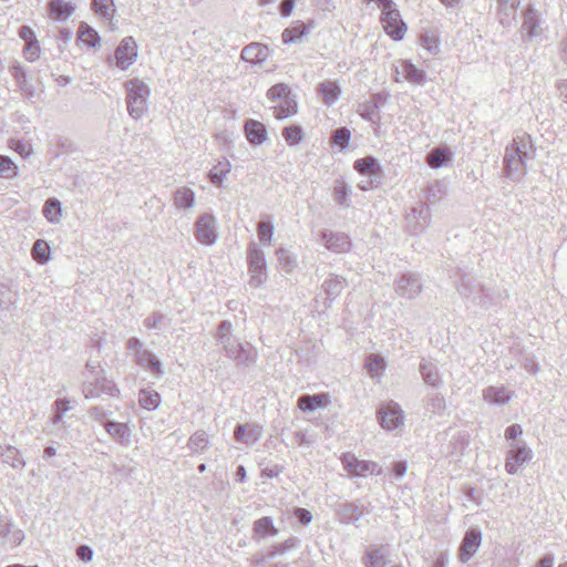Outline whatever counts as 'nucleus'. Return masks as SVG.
Returning <instances> with one entry per match:
<instances>
[{"mask_svg":"<svg viewBox=\"0 0 567 567\" xmlns=\"http://www.w3.org/2000/svg\"><path fill=\"white\" fill-rule=\"evenodd\" d=\"M194 235L200 244L214 245L218 238L215 217L207 213L199 215L195 223Z\"/></svg>","mask_w":567,"mask_h":567,"instance_id":"423d86ee","label":"nucleus"},{"mask_svg":"<svg viewBox=\"0 0 567 567\" xmlns=\"http://www.w3.org/2000/svg\"><path fill=\"white\" fill-rule=\"evenodd\" d=\"M365 367L372 377L381 374L385 368L383 359L379 357L370 359Z\"/></svg>","mask_w":567,"mask_h":567,"instance_id":"bf43d9fd","label":"nucleus"},{"mask_svg":"<svg viewBox=\"0 0 567 567\" xmlns=\"http://www.w3.org/2000/svg\"><path fill=\"white\" fill-rule=\"evenodd\" d=\"M514 392L505 386H488L483 390V399L495 405H504L511 401Z\"/></svg>","mask_w":567,"mask_h":567,"instance_id":"412c9836","label":"nucleus"},{"mask_svg":"<svg viewBox=\"0 0 567 567\" xmlns=\"http://www.w3.org/2000/svg\"><path fill=\"white\" fill-rule=\"evenodd\" d=\"M295 516L302 525H308L312 519V514L310 511L301 507L295 508Z\"/></svg>","mask_w":567,"mask_h":567,"instance_id":"338daca9","label":"nucleus"},{"mask_svg":"<svg viewBox=\"0 0 567 567\" xmlns=\"http://www.w3.org/2000/svg\"><path fill=\"white\" fill-rule=\"evenodd\" d=\"M2 462L13 468L21 471L25 466V461L21 457L20 451L11 445L6 446L4 453L2 455Z\"/></svg>","mask_w":567,"mask_h":567,"instance_id":"79ce46f5","label":"nucleus"},{"mask_svg":"<svg viewBox=\"0 0 567 567\" xmlns=\"http://www.w3.org/2000/svg\"><path fill=\"white\" fill-rule=\"evenodd\" d=\"M278 528L274 525V520L269 516L261 517L254 522L252 525V539L260 540L269 536H277Z\"/></svg>","mask_w":567,"mask_h":567,"instance_id":"5701e85b","label":"nucleus"},{"mask_svg":"<svg viewBox=\"0 0 567 567\" xmlns=\"http://www.w3.org/2000/svg\"><path fill=\"white\" fill-rule=\"evenodd\" d=\"M230 171H231L230 162L227 158L223 157L209 171L208 178H209L210 183L219 186L223 184V182L225 181L227 175L230 173Z\"/></svg>","mask_w":567,"mask_h":567,"instance_id":"c756f323","label":"nucleus"},{"mask_svg":"<svg viewBox=\"0 0 567 567\" xmlns=\"http://www.w3.org/2000/svg\"><path fill=\"white\" fill-rule=\"evenodd\" d=\"M173 202L176 208L190 209L195 205V193L188 187H179L174 193Z\"/></svg>","mask_w":567,"mask_h":567,"instance_id":"2f4dec72","label":"nucleus"},{"mask_svg":"<svg viewBox=\"0 0 567 567\" xmlns=\"http://www.w3.org/2000/svg\"><path fill=\"white\" fill-rule=\"evenodd\" d=\"M482 543V533L478 529H468L458 549V559L462 563H467L472 556L477 551Z\"/></svg>","mask_w":567,"mask_h":567,"instance_id":"dca6fc26","label":"nucleus"},{"mask_svg":"<svg viewBox=\"0 0 567 567\" xmlns=\"http://www.w3.org/2000/svg\"><path fill=\"white\" fill-rule=\"evenodd\" d=\"M347 286V281L343 277L330 274L322 284V289L326 293L324 307H331L332 301L341 295Z\"/></svg>","mask_w":567,"mask_h":567,"instance_id":"a211bd4d","label":"nucleus"},{"mask_svg":"<svg viewBox=\"0 0 567 567\" xmlns=\"http://www.w3.org/2000/svg\"><path fill=\"white\" fill-rule=\"evenodd\" d=\"M126 90V105L130 116L134 120L142 118L147 112V101L151 90L140 79H132L124 84Z\"/></svg>","mask_w":567,"mask_h":567,"instance_id":"f03ea898","label":"nucleus"},{"mask_svg":"<svg viewBox=\"0 0 567 567\" xmlns=\"http://www.w3.org/2000/svg\"><path fill=\"white\" fill-rule=\"evenodd\" d=\"M262 434V429L254 423L237 424L234 430V437L237 442L248 445L255 444Z\"/></svg>","mask_w":567,"mask_h":567,"instance_id":"6ab92c4d","label":"nucleus"},{"mask_svg":"<svg viewBox=\"0 0 567 567\" xmlns=\"http://www.w3.org/2000/svg\"><path fill=\"white\" fill-rule=\"evenodd\" d=\"M307 34V28L303 23H298L282 31L281 38L285 44L300 43Z\"/></svg>","mask_w":567,"mask_h":567,"instance_id":"58836bf2","label":"nucleus"},{"mask_svg":"<svg viewBox=\"0 0 567 567\" xmlns=\"http://www.w3.org/2000/svg\"><path fill=\"white\" fill-rule=\"evenodd\" d=\"M209 444L208 435L205 431H196L188 440L187 446L194 453L204 452Z\"/></svg>","mask_w":567,"mask_h":567,"instance_id":"37998d69","label":"nucleus"},{"mask_svg":"<svg viewBox=\"0 0 567 567\" xmlns=\"http://www.w3.org/2000/svg\"><path fill=\"white\" fill-rule=\"evenodd\" d=\"M431 210L427 205L421 204L417 207H412L405 216V227L412 235L423 233L430 225Z\"/></svg>","mask_w":567,"mask_h":567,"instance_id":"0eeeda50","label":"nucleus"},{"mask_svg":"<svg viewBox=\"0 0 567 567\" xmlns=\"http://www.w3.org/2000/svg\"><path fill=\"white\" fill-rule=\"evenodd\" d=\"M282 136L290 145L299 144L303 137L302 128L298 125H290L284 128Z\"/></svg>","mask_w":567,"mask_h":567,"instance_id":"5fc2aeb1","label":"nucleus"},{"mask_svg":"<svg viewBox=\"0 0 567 567\" xmlns=\"http://www.w3.org/2000/svg\"><path fill=\"white\" fill-rule=\"evenodd\" d=\"M353 167L360 174H369L371 176H374L381 173V168L378 161L370 156L357 159L353 164Z\"/></svg>","mask_w":567,"mask_h":567,"instance_id":"a19ab883","label":"nucleus"},{"mask_svg":"<svg viewBox=\"0 0 567 567\" xmlns=\"http://www.w3.org/2000/svg\"><path fill=\"white\" fill-rule=\"evenodd\" d=\"M380 425L392 431L403 424L404 414L400 405L395 402H389L378 410Z\"/></svg>","mask_w":567,"mask_h":567,"instance_id":"ddd939ff","label":"nucleus"},{"mask_svg":"<svg viewBox=\"0 0 567 567\" xmlns=\"http://www.w3.org/2000/svg\"><path fill=\"white\" fill-rule=\"evenodd\" d=\"M422 287L420 275L413 272L404 274L395 281V292L406 299L416 298Z\"/></svg>","mask_w":567,"mask_h":567,"instance_id":"4468645a","label":"nucleus"},{"mask_svg":"<svg viewBox=\"0 0 567 567\" xmlns=\"http://www.w3.org/2000/svg\"><path fill=\"white\" fill-rule=\"evenodd\" d=\"M338 513L340 515L341 522L347 524L359 520L363 514L360 506H358L354 503L341 504L338 509Z\"/></svg>","mask_w":567,"mask_h":567,"instance_id":"e433bc0d","label":"nucleus"},{"mask_svg":"<svg viewBox=\"0 0 567 567\" xmlns=\"http://www.w3.org/2000/svg\"><path fill=\"white\" fill-rule=\"evenodd\" d=\"M401 73L403 78L413 84L423 85L425 82L426 74L423 70L417 69L410 61H403L401 63Z\"/></svg>","mask_w":567,"mask_h":567,"instance_id":"7c9ffc66","label":"nucleus"},{"mask_svg":"<svg viewBox=\"0 0 567 567\" xmlns=\"http://www.w3.org/2000/svg\"><path fill=\"white\" fill-rule=\"evenodd\" d=\"M497 4L499 9V14L502 16L499 21L502 24H505V18H514L518 2L517 0H497Z\"/></svg>","mask_w":567,"mask_h":567,"instance_id":"603ef678","label":"nucleus"},{"mask_svg":"<svg viewBox=\"0 0 567 567\" xmlns=\"http://www.w3.org/2000/svg\"><path fill=\"white\" fill-rule=\"evenodd\" d=\"M420 373L425 383L432 386H439L441 384V378L439 375L437 368L434 363L422 360L420 363Z\"/></svg>","mask_w":567,"mask_h":567,"instance_id":"c9c22d12","label":"nucleus"},{"mask_svg":"<svg viewBox=\"0 0 567 567\" xmlns=\"http://www.w3.org/2000/svg\"><path fill=\"white\" fill-rule=\"evenodd\" d=\"M452 159V154L447 148L436 147L433 148L426 156V162L432 168H440Z\"/></svg>","mask_w":567,"mask_h":567,"instance_id":"72a5a7b5","label":"nucleus"},{"mask_svg":"<svg viewBox=\"0 0 567 567\" xmlns=\"http://www.w3.org/2000/svg\"><path fill=\"white\" fill-rule=\"evenodd\" d=\"M276 255L284 271L291 272L295 269L297 265L296 258L288 250L279 248Z\"/></svg>","mask_w":567,"mask_h":567,"instance_id":"864d4df0","label":"nucleus"},{"mask_svg":"<svg viewBox=\"0 0 567 567\" xmlns=\"http://www.w3.org/2000/svg\"><path fill=\"white\" fill-rule=\"evenodd\" d=\"M138 402L142 408L152 411L159 405L161 396L155 391L142 390L138 395Z\"/></svg>","mask_w":567,"mask_h":567,"instance_id":"49530a36","label":"nucleus"},{"mask_svg":"<svg viewBox=\"0 0 567 567\" xmlns=\"http://www.w3.org/2000/svg\"><path fill=\"white\" fill-rule=\"evenodd\" d=\"M164 316L159 312H154L144 320V326L147 329H159Z\"/></svg>","mask_w":567,"mask_h":567,"instance_id":"680f3d73","label":"nucleus"},{"mask_svg":"<svg viewBox=\"0 0 567 567\" xmlns=\"http://www.w3.org/2000/svg\"><path fill=\"white\" fill-rule=\"evenodd\" d=\"M137 59V44L133 37H125L115 49V65L127 70Z\"/></svg>","mask_w":567,"mask_h":567,"instance_id":"9b49d317","label":"nucleus"},{"mask_svg":"<svg viewBox=\"0 0 567 567\" xmlns=\"http://www.w3.org/2000/svg\"><path fill=\"white\" fill-rule=\"evenodd\" d=\"M105 431L122 445H130L131 443V430L126 423H120L114 421H105L103 423Z\"/></svg>","mask_w":567,"mask_h":567,"instance_id":"4be33fe9","label":"nucleus"},{"mask_svg":"<svg viewBox=\"0 0 567 567\" xmlns=\"http://www.w3.org/2000/svg\"><path fill=\"white\" fill-rule=\"evenodd\" d=\"M298 544H299L298 538L291 536L288 539H286L284 543L272 545L267 553V557L269 559H271L279 555H284L288 550L296 548L298 546Z\"/></svg>","mask_w":567,"mask_h":567,"instance_id":"c03bdc74","label":"nucleus"},{"mask_svg":"<svg viewBox=\"0 0 567 567\" xmlns=\"http://www.w3.org/2000/svg\"><path fill=\"white\" fill-rule=\"evenodd\" d=\"M350 136L351 133L347 127H339L332 132L331 143L343 150L348 146Z\"/></svg>","mask_w":567,"mask_h":567,"instance_id":"6e6d98bb","label":"nucleus"},{"mask_svg":"<svg viewBox=\"0 0 567 567\" xmlns=\"http://www.w3.org/2000/svg\"><path fill=\"white\" fill-rule=\"evenodd\" d=\"M270 49L261 43L251 42L240 53V58L251 64L260 65L270 56Z\"/></svg>","mask_w":567,"mask_h":567,"instance_id":"f3484780","label":"nucleus"},{"mask_svg":"<svg viewBox=\"0 0 567 567\" xmlns=\"http://www.w3.org/2000/svg\"><path fill=\"white\" fill-rule=\"evenodd\" d=\"M248 274L249 285L254 288L260 287L267 279L266 259L264 251L251 243L248 247Z\"/></svg>","mask_w":567,"mask_h":567,"instance_id":"20e7f679","label":"nucleus"},{"mask_svg":"<svg viewBox=\"0 0 567 567\" xmlns=\"http://www.w3.org/2000/svg\"><path fill=\"white\" fill-rule=\"evenodd\" d=\"M334 198L338 202L340 206H343L346 208L350 207V188L343 181H337L334 184Z\"/></svg>","mask_w":567,"mask_h":567,"instance_id":"09e8293b","label":"nucleus"},{"mask_svg":"<svg viewBox=\"0 0 567 567\" xmlns=\"http://www.w3.org/2000/svg\"><path fill=\"white\" fill-rule=\"evenodd\" d=\"M43 215L51 224L60 221L62 216L61 202L56 198H49L43 206Z\"/></svg>","mask_w":567,"mask_h":567,"instance_id":"ea45409f","label":"nucleus"},{"mask_svg":"<svg viewBox=\"0 0 567 567\" xmlns=\"http://www.w3.org/2000/svg\"><path fill=\"white\" fill-rule=\"evenodd\" d=\"M381 22L386 34L393 40L400 41L403 39L406 25L402 21L395 4L391 9L381 12Z\"/></svg>","mask_w":567,"mask_h":567,"instance_id":"9d476101","label":"nucleus"},{"mask_svg":"<svg viewBox=\"0 0 567 567\" xmlns=\"http://www.w3.org/2000/svg\"><path fill=\"white\" fill-rule=\"evenodd\" d=\"M91 8L105 20H112L116 12L114 0H92Z\"/></svg>","mask_w":567,"mask_h":567,"instance_id":"4c0bfd02","label":"nucleus"},{"mask_svg":"<svg viewBox=\"0 0 567 567\" xmlns=\"http://www.w3.org/2000/svg\"><path fill=\"white\" fill-rule=\"evenodd\" d=\"M90 417H92L93 420L95 421H99V422H105L104 419L111 414V412L104 410L103 408L101 406H92L87 411Z\"/></svg>","mask_w":567,"mask_h":567,"instance_id":"e2e57ef3","label":"nucleus"},{"mask_svg":"<svg viewBox=\"0 0 567 567\" xmlns=\"http://www.w3.org/2000/svg\"><path fill=\"white\" fill-rule=\"evenodd\" d=\"M318 94L321 96L322 102L331 106L341 95V89L336 81H323L317 87Z\"/></svg>","mask_w":567,"mask_h":567,"instance_id":"393cba45","label":"nucleus"},{"mask_svg":"<svg viewBox=\"0 0 567 567\" xmlns=\"http://www.w3.org/2000/svg\"><path fill=\"white\" fill-rule=\"evenodd\" d=\"M78 39L90 48H94L100 42L99 33L87 24L80 27Z\"/></svg>","mask_w":567,"mask_h":567,"instance_id":"de8ad7c7","label":"nucleus"},{"mask_svg":"<svg viewBox=\"0 0 567 567\" xmlns=\"http://www.w3.org/2000/svg\"><path fill=\"white\" fill-rule=\"evenodd\" d=\"M274 234V227L268 221L258 224V237L262 243H269Z\"/></svg>","mask_w":567,"mask_h":567,"instance_id":"13d9d810","label":"nucleus"},{"mask_svg":"<svg viewBox=\"0 0 567 567\" xmlns=\"http://www.w3.org/2000/svg\"><path fill=\"white\" fill-rule=\"evenodd\" d=\"M49 8L51 17L58 20L68 19L75 9L71 2H65L63 0H50Z\"/></svg>","mask_w":567,"mask_h":567,"instance_id":"f704fd0d","label":"nucleus"},{"mask_svg":"<svg viewBox=\"0 0 567 567\" xmlns=\"http://www.w3.org/2000/svg\"><path fill=\"white\" fill-rule=\"evenodd\" d=\"M329 402L328 394H305L298 399V406L303 412H313L318 408L324 406Z\"/></svg>","mask_w":567,"mask_h":567,"instance_id":"bb28decb","label":"nucleus"},{"mask_svg":"<svg viewBox=\"0 0 567 567\" xmlns=\"http://www.w3.org/2000/svg\"><path fill=\"white\" fill-rule=\"evenodd\" d=\"M11 148L22 157H27L31 154V146L22 141H12Z\"/></svg>","mask_w":567,"mask_h":567,"instance_id":"69168bd1","label":"nucleus"},{"mask_svg":"<svg viewBox=\"0 0 567 567\" xmlns=\"http://www.w3.org/2000/svg\"><path fill=\"white\" fill-rule=\"evenodd\" d=\"M523 38L532 40L539 34V21L536 11L528 6L524 13V21L522 24Z\"/></svg>","mask_w":567,"mask_h":567,"instance_id":"a878e982","label":"nucleus"},{"mask_svg":"<svg viewBox=\"0 0 567 567\" xmlns=\"http://www.w3.org/2000/svg\"><path fill=\"white\" fill-rule=\"evenodd\" d=\"M134 357L140 367L148 369L156 377H161L163 374L161 361L155 358L151 351L146 349H138Z\"/></svg>","mask_w":567,"mask_h":567,"instance_id":"aec40b11","label":"nucleus"},{"mask_svg":"<svg viewBox=\"0 0 567 567\" xmlns=\"http://www.w3.org/2000/svg\"><path fill=\"white\" fill-rule=\"evenodd\" d=\"M245 134L248 142L252 145H260L267 138V131L265 125L256 120L246 121Z\"/></svg>","mask_w":567,"mask_h":567,"instance_id":"b1692460","label":"nucleus"},{"mask_svg":"<svg viewBox=\"0 0 567 567\" xmlns=\"http://www.w3.org/2000/svg\"><path fill=\"white\" fill-rule=\"evenodd\" d=\"M33 259L39 264H47L50 260V247L42 240L38 239L31 250Z\"/></svg>","mask_w":567,"mask_h":567,"instance_id":"a18cd8bd","label":"nucleus"},{"mask_svg":"<svg viewBox=\"0 0 567 567\" xmlns=\"http://www.w3.org/2000/svg\"><path fill=\"white\" fill-rule=\"evenodd\" d=\"M19 37L22 40H24L25 44L29 43V42H37L38 41L33 30L30 27H28V25H22L19 29Z\"/></svg>","mask_w":567,"mask_h":567,"instance_id":"774afa93","label":"nucleus"},{"mask_svg":"<svg viewBox=\"0 0 567 567\" xmlns=\"http://www.w3.org/2000/svg\"><path fill=\"white\" fill-rule=\"evenodd\" d=\"M216 342L221 347L225 355L238 365L251 367L256 363L257 352L249 343H241L233 334V326L228 320H223L215 334Z\"/></svg>","mask_w":567,"mask_h":567,"instance_id":"f257e3e1","label":"nucleus"},{"mask_svg":"<svg viewBox=\"0 0 567 567\" xmlns=\"http://www.w3.org/2000/svg\"><path fill=\"white\" fill-rule=\"evenodd\" d=\"M533 452L526 444L512 443L505 461V470L508 474H516L518 467L532 460Z\"/></svg>","mask_w":567,"mask_h":567,"instance_id":"f8f14e48","label":"nucleus"},{"mask_svg":"<svg viewBox=\"0 0 567 567\" xmlns=\"http://www.w3.org/2000/svg\"><path fill=\"white\" fill-rule=\"evenodd\" d=\"M391 563L383 547H370L365 551L367 567H388Z\"/></svg>","mask_w":567,"mask_h":567,"instance_id":"cd10ccee","label":"nucleus"},{"mask_svg":"<svg viewBox=\"0 0 567 567\" xmlns=\"http://www.w3.org/2000/svg\"><path fill=\"white\" fill-rule=\"evenodd\" d=\"M274 116L278 120L290 117L297 113V102L293 97L288 95L287 97L278 101V104L272 106Z\"/></svg>","mask_w":567,"mask_h":567,"instance_id":"473e14b6","label":"nucleus"},{"mask_svg":"<svg viewBox=\"0 0 567 567\" xmlns=\"http://www.w3.org/2000/svg\"><path fill=\"white\" fill-rule=\"evenodd\" d=\"M23 53H24L25 59L31 62L38 60L40 56V47H39L38 41L27 43L24 47Z\"/></svg>","mask_w":567,"mask_h":567,"instance_id":"052dcab7","label":"nucleus"},{"mask_svg":"<svg viewBox=\"0 0 567 567\" xmlns=\"http://www.w3.org/2000/svg\"><path fill=\"white\" fill-rule=\"evenodd\" d=\"M457 290L464 299L470 300L473 305L487 307L492 302L489 290L470 276L462 277Z\"/></svg>","mask_w":567,"mask_h":567,"instance_id":"7ed1b4c3","label":"nucleus"},{"mask_svg":"<svg viewBox=\"0 0 567 567\" xmlns=\"http://www.w3.org/2000/svg\"><path fill=\"white\" fill-rule=\"evenodd\" d=\"M320 241L328 250L336 254L347 252L351 248V240L344 233L323 229L320 233Z\"/></svg>","mask_w":567,"mask_h":567,"instance_id":"2eb2a0df","label":"nucleus"},{"mask_svg":"<svg viewBox=\"0 0 567 567\" xmlns=\"http://www.w3.org/2000/svg\"><path fill=\"white\" fill-rule=\"evenodd\" d=\"M527 158L518 155L512 147L505 148L504 154V172L508 179L519 183L526 175Z\"/></svg>","mask_w":567,"mask_h":567,"instance_id":"6e6552de","label":"nucleus"},{"mask_svg":"<svg viewBox=\"0 0 567 567\" xmlns=\"http://www.w3.org/2000/svg\"><path fill=\"white\" fill-rule=\"evenodd\" d=\"M288 95H290V89L288 85H286L284 83H278V84L271 86L267 92L268 99L274 102L280 101V100L287 97Z\"/></svg>","mask_w":567,"mask_h":567,"instance_id":"4d7b16f0","label":"nucleus"},{"mask_svg":"<svg viewBox=\"0 0 567 567\" xmlns=\"http://www.w3.org/2000/svg\"><path fill=\"white\" fill-rule=\"evenodd\" d=\"M506 147H512V150H514L515 153L522 155L527 159L534 157V145L532 142V137L528 134H523L515 137L512 144L507 145Z\"/></svg>","mask_w":567,"mask_h":567,"instance_id":"c85d7f7f","label":"nucleus"},{"mask_svg":"<svg viewBox=\"0 0 567 567\" xmlns=\"http://www.w3.org/2000/svg\"><path fill=\"white\" fill-rule=\"evenodd\" d=\"M341 462L343 467L354 476H364L367 473L372 475L382 474V468L378 463L359 460L352 453L342 454Z\"/></svg>","mask_w":567,"mask_h":567,"instance_id":"1a4fd4ad","label":"nucleus"},{"mask_svg":"<svg viewBox=\"0 0 567 567\" xmlns=\"http://www.w3.org/2000/svg\"><path fill=\"white\" fill-rule=\"evenodd\" d=\"M76 556L80 560L89 563L93 559V550L87 545H81L76 548Z\"/></svg>","mask_w":567,"mask_h":567,"instance_id":"0e129e2a","label":"nucleus"},{"mask_svg":"<svg viewBox=\"0 0 567 567\" xmlns=\"http://www.w3.org/2000/svg\"><path fill=\"white\" fill-rule=\"evenodd\" d=\"M82 392L85 399H95L103 395L116 396L118 390L116 385L107 380L104 374L95 377H85L82 383Z\"/></svg>","mask_w":567,"mask_h":567,"instance_id":"39448f33","label":"nucleus"},{"mask_svg":"<svg viewBox=\"0 0 567 567\" xmlns=\"http://www.w3.org/2000/svg\"><path fill=\"white\" fill-rule=\"evenodd\" d=\"M18 175V166L8 156L0 155V176L3 178H13Z\"/></svg>","mask_w":567,"mask_h":567,"instance_id":"3c124183","label":"nucleus"},{"mask_svg":"<svg viewBox=\"0 0 567 567\" xmlns=\"http://www.w3.org/2000/svg\"><path fill=\"white\" fill-rule=\"evenodd\" d=\"M17 303V293L9 287L0 285V309L10 310Z\"/></svg>","mask_w":567,"mask_h":567,"instance_id":"8fccbe9b","label":"nucleus"}]
</instances>
